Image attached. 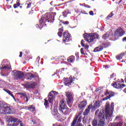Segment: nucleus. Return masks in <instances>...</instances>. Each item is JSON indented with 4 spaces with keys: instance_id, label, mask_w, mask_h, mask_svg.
<instances>
[{
    "instance_id": "f257e3e1",
    "label": "nucleus",
    "mask_w": 126,
    "mask_h": 126,
    "mask_svg": "<svg viewBox=\"0 0 126 126\" xmlns=\"http://www.w3.org/2000/svg\"><path fill=\"white\" fill-rule=\"evenodd\" d=\"M87 105V101L86 100H83L78 103V108L81 111L79 112L78 114H77L75 115L73 119V121L71 124V126H74L75 124H76L77 119L79 118L81 115H82V113L83 112V111H84V109H85V107H86Z\"/></svg>"
},
{
    "instance_id": "f03ea898",
    "label": "nucleus",
    "mask_w": 126,
    "mask_h": 126,
    "mask_svg": "<svg viewBox=\"0 0 126 126\" xmlns=\"http://www.w3.org/2000/svg\"><path fill=\"white\" fill-rule=\"evenodd\" d=\"M59 109L61 114L65 115H69L71 112V109L67 107L63 99L61 100L59 102Z\"/></svg>"
},
{
    "instance_id": "7ed1b4c3",
    "label": "nucleus",
    "mask_w": 126,
    "mask_h": 126,
    "mask_svg": "<svg viewBox=\"0 0 126 126\" xmlns=\"http://www.w3.org/2000/svg\"><path fill=\"white\" fill-rule=\"evenodd\" d=\"M53 22V18L51 17V15L50 14H47L45 15H43L39 20V24L36 27H40L42 26L41 28H43V26L44 25H47L49 23H52Z\"/></svg>"
},
{
    "instance_id": "20e7f679",
    "label": "nucleus",
    "mask_w": 126,
    "mask_h": 126,
    "mask_svg": "<svg viewBox=\"0 0 126 126\" xmlns=\"http://www.w3.org/2000/svg\"><path fill=\"white\" fill-rule=\"evenodd\" d=\"M15 110L12 107H8L3 103L0 104V114L6 115V114H14Z\"/></svg>"
},
{
    "instance_id": "39448f33",
    "label": "nucleus",
    "mask_w": 126,
    "mask_h": 126,
    "mask_svg": "<svg viewBox=\"0 0 126 126\" xmlns=\"http://www.w3.org/2000/svg\"><path fill=\"white\" fill-rule=\"evenodd\" d=\"M114 104V102L111 103L110 106V102H109V101H107L106 103L105 107V115L104 116V117H105L106 120H108L109 118H111V117H112V114H111V113L114 112V108L115 107Z\"/></svg>"
},
{
    "instance_id": "423d86ee",
    "label": "nucleus",
    "mask_w": 126,
    "mask_h": 126,
    "mask_svg": "<svg viewBox=\"0 0 126 126\" xmlns=\"http://www.w3.org/2000/svg\"><path fill=\"white\" fill-rule=\"evenodd\" d=\"M99 37V34L97 33H85L84 34V38L86 39V41L88 42V43H91L94 41V39H98Z\"/></svg>"
},
{
    "instance_id": "0eeeda50",
    "label": "nucleus",
    "mask_w": 126,
    "mask_h": 126,
    "mask_svg": "<svg viewBox=\"0 0 126 126\" xmlns=\"http://www.w3.org/2000/svg\"><path fill=\"white\" fill-rule=\"evenodd\" d=\"M95 118L98 121V122L105 121V114L102 113L100 110L97 109L95 112Z\"/></svg>"
},
{
    "instance_id": "6e6552de",
    "label": "nucleus",
    "mask_w": 126,
    "mask_h": 126,
    "mask_svg": "<svg viewBox=\"0 0 126 126\" xmlns=\"http://www.w3.org/2000/svg\"><path fill=\"white\" fill-rule=\"evenodd\" d=\"M66 98V103L69 108H71L72 106V101L73 100V96L71 93L67 92L65 93Z\"/></svg>"
},
{
    "instance_id": "1a4fd4ad",
    "label": "nucleus",
    "mask_w": 126,
    "mask_h": 126,
    "mask_svg": "<svg viewBox=\"0 0 126 126\" xmlns=\"http://www.w3.org/2000/svg\"><path fill=\"white\" fill-rule=\"evenodd\" d=\"M12 75L14 79H16V80H20L21 78H23L24 73L20 71H16L14 72V74Z\"/></svg>"
},
{
    "instance_id": "9d476101",
    "label": "nucleus",
    "mask_w": 126,
    "mask_h": 126,
    "mask_svg": "<svg viewBox=\"0 0 126 126\" xmlns=\"http://www.w3.org/2000/svg\"><path fill=\"white\" fill-rule=\"evenodd\" d=\"M26 84H23V86H24L26 88H28V89H34L36 88V86L37 85V83L35 82H26Z\"/></svg>"
},
{
    "instance_id": "9b49d317",
    "label": "nucleus",
    "mask_w": 126,
    "mask_h": 126,
    "mask_svg": "<svg viewBox=\"0 0 126 126\" xmlns=\"http://www.w3.org/2000/svg\"><path fill=\"white\" fill-rule=\"evenodd\" d=\"M111 85L114 88H116V89H122L124 87H126V85L124 84H121V82H113Z\"/></svg>"
},
{
    "instance_id": "f8f14e48",
    "label": "nucleus",
    "mask_w": 126,
    "mask_h": 126,
    "mask_svg": "<svg viewBox=\"0 0 126 126\" xmlns=\"http://www.w3.org/2000/svg\"><path fill=\"white\" fill-rule=\"evenodd\" d=\"M74 79H75L74 77L70 76L69 78H63V80L65 85L69 86V85H71V83L74 81Z\"/></svg>"
},
{
    "instance_id": "ddd939ff",
    "label": "nucleus",
    "mask_w": 126,
    "mask_h": 126,
    "mask_svg": "<svg viewBox=\"0 0 126 126\" xmlns=\"http://www.w3.org/2000/svg\"><path fill=\"white\" fill-rule=\"evenodd\" d=\"M104 94L105 95H108L106 97L102 98V101H106L112 98V97H114V96H115V93L112 91L109 92V90H107L106 92L104 93Z\"/></svg>"
},
{
    "instance_id": "4468645a",
    "label": "nucleus",
    "mask_w": 126,
    "mask_h": 126,
    "mask_svg": "<svg viewBox=\"0 0 126 126\" xmlns=\"http://www.w3.org/2000/svg\"><path fill=\"white\" fill-rule=\"evenodd\" d=\"M125 33L126 32L124 31V30L122 28L119 27L115 32L114 36L115 37H122V36L125 34Z\"/></svg>"
},
{
    "instance_id": "2eb2a0df",
    "label": "nucleus",
    "mask_w": 126,
    "mask_h": 126,
    "mask_svg": "<svg viewBox=\"0 0 126 126\" xmlns=\"http://www.w3.org/2000/svg\"><path fill=\"white\" fill-rule=\"evenodd\" d=\"M63 35V41L64 43H67V42H69L71 40V38H70V34L68 32H64Z\"/></svg>"
},
{
    "instance_id": "dca6fc26",
    "label": "nucleus",
    "mask_w": 126,
    "mask_h": 126,
    "mask_svg": "<svg viewBox=\"0 0 126 126\" xmlns=\"http://www.w3.org/2000/svg\"><path fill=\"white\" fill-rule=\"evenodd\" d=\"M26 77L29 80H32V79L33 80H37V79L39 78L38 76L31 73H27L26 75Z\"/></svg>"
},
{
    "instance_id": "f3484780",
    "label": "nucleus",
    "mask_w": 126,
    "mask_h": 126,
    "mask_svg": "<svg viewBox=\"0 0 126 126\" xmlns=\"http://www.w3.org/2000/svg\"><path fill=\"white\" fill-rule=\"evenodd\" d=\"M11 126H24L23 123L20 120L15 119L14 120V122L12 124H10Z\"/></svg>"
},
{
    "instance_id": "a211bd4d",
    "label": "nucleus",
    "mask_w": 126,
    "mask_h": 126,
    "mask_svg": "<svg viewBox=\"0 0 126 126\" xmlns=\"http://www.w3.org/2000/svg\"><path fill=\"white\" fill-rule=\"evenodd\" d=\"M52 94V92H50L49 93V94L48 95V101L49 103H50V106L51 107H53V102H54V99L56 98L55 95L54 94Z\"/></svg>"
},
{
    "instance_id": "6ab92c4d",
    "label": "nucleus",
    "mask_w": 126,
    "mask_h": 126,
    "mask_svg": "<svg viewBox=\"0 0 126 126\" xmlns=\"http://www.w3.org/2000/svg\"><path fill=\"white\" fill-rule=\"evenodd\" d=\"M92 104H90L88 106L87 108L85 109V110L83 112V116H88L89 113H90V110H92Z\"/></svg>"
},
{
    "instance_id": "aec40b11",
    "label": "nucleus",
    "mask_w": 126,
    "mask_h": 126,
    "mask_svg": "<svg viewBox=\"0 0 126 126\" xmlns=\"http://www.w3.org/2000/svg\"><path fill=\"white\" fill-rule=\"evenodd\" d=\"M100 101L96 100L95 103L93 105L92 104V111H94V110H96V109H98L99 107H100Z\"/></svg>"
},
{
    "instance_id": "412c9836",
    "label": "nucleus",
    "mask_w": 126,
    "mask_h": 126,
    "mask_svg": "<svg viewBox=\"0 0 126 126\" xmlns=\"http://www.w3.org/2000/svg\"><path fill=\"white\" fill-rule=\"evenodd\" d=\"M75 61V56L72 55L69 56L67 59V61L68 63H72Z\"/></svg>"
},
{
    "instance_id": "4be33fe9",
    "label": "nucleus",
    "mask_w": 126,
    "mask_h": 126,
    "mask_svg": "<svg viewBox=\"0 0 126 126\" xmlns=\"http://www.w3.org/2000/svg\"><path fill=\"white\" fill-rule=\"evenodd\" d=\"M3 90H4V91H5L7 93H8V94H9V95H10V96H11V97H12L13 99H14V101H16V99H15V97H14V95H13V94H12V93H11V92L10 91H9L7 89H3Z\"/></svg>"
},
{
    "instance_id": "5701e85b",
    "label": "nucleus",
    "mask_w": 126,
    "mask_h": 126,
    "mask_svg": "<svg viewBox=\"0 0 126 126\" xmlns=\"http://www.w3.org/2000/svg\"><path fill=\"white\" fill-rule=\"evenodd\" d=\"M26 108H28V110L30 111V112H34L36 109L35 106L33 105H30L29 106L26 107Z\"/></svg>"
},
{
    "instance_id": "b1692460",
    "label": "nucleus",
    "mask_w": 126,
    "mask_h": 126,
    "mask_svg": "<svg viewBox=\"0 0 126 126\" xmlns=\"http://www.w3.org/2000/svg\"><path fill=\"white\" fill-rule=\"evenodd\" d=\"M19 95H21V98H22L23 97H26V102H28V96H27V95H26V93H18Z\"/></svg>"
},
{
    "instance_id": "393cba45",
    "label": "nucleus",
    "mask_w": 126,
    "mask_h": 126,
    "mask_svg": "<svg viewBox=\"0 0 126 126\" xmlns=\"http://www.w3.org/2000/svg\"><path fill=\"white\" fill-rule=\"evenodd\" d=\"M103 49H104V47L102 46H100L98 47H96L94 48V52H101V51H102Z\"/></svg>"
},
{
    "instance_id": "a878e982",
    "label": "nucleus",
    "mask_w": 126,
    "mask_h": 126,
    "mask_svg": "<svg viewBox=\"0 0 126 126\" xmlns=\"http://www.w3.org/2000/svg\"><path fill=\"white\" fill-rule=\"evenodd\" d=\"M15 119L12 118V117L10 116L7 117V122L9 124H10V123H12V124H13V123H14Z\"/></svg>"
},
{
    "instance_id": "bb28decb",
    "label": "nucleus",
    "mask_w": 126,
    "mask_h": 126,
    "mask_svg": "<svg viewBox=\"0 0 126 126\" xmlns=\"http://www.w3.org/2000/svg\"><path fill=\"white\" fill-rule=\"evenodd\" d=\"M11 68V66L10 65L6 64L1 67L0 66V69H10Z\"/></svg>"
},
{
    "instance_id": "cd10ccee",
    "label": "nucleus",
    "mask_w": 126,
    "mask_h": 126,
    "mask_svg": "<svg viewBox=\"0 0 126 126\" xmlns=\"http://www.w3.org/2000/svg\"><path fill=\"white\" fill-rule=\"evenodd\" d=\"M92 124L93 126H98V120L94 117V119L92 121Z\"/></svg>"
},
{
    "instance_id": "c85d7f7f",
    "label": "nucleus",
    "mask_w": 126,
    "mask_h": 126,
    "mask_svg": "<svg viewBox=\"0 0 126 126\" xmlns=\"http://www.w3.org/2000/svg\"><path fill=\"white\" fill-rule=\"evenodd\" d=\"M18 6H20V0H17L16 3L14 4L13 7L14 8H17Z\"/></svg>"
},
{
    "instance_id": "c756f323",
    "label": "nucleus",
    "mask_w": 126,
    "mask_h": 126,
    "mask_svg": "<svg viewBox=\"0 0 126 126\" xmlns=\"http://www.w3.org/2000/svg\"><path fill=\"white\" fill-rule=\"evenodd\" d=\"M124 56H125V53L123 52L120 55L116 56V58L117 60H122Z\"/></svg>"
},
{
    "instance_id": "7c9ffc66",
    "label": "nucleus",
    "mask_w": 126,
    "mask_h": 126,
    "mask_svg": "<svg viewBox=\"0 0 126 126\" xmlns=\"http://www.w3.org/2000/svg\"><path fill=\"white\" fill-rule=\"evenodd\" d=\"M123 126V122H120L118 123H113L112 126Z\"/></svg>"
},
{
    "instance_id": "2f4dec72",
    "label": "nucleus",
    "mask_w": 126,
    "mask_h": 126,
    "mask_svg": "<svg viewBox=\"0 0 126 126\" xmlns=\"http://www.w3.org/2000/svg\"><path fill=\"white\" fill-rule=\"evenodd\" d=\"M103 48H108L111 46V43L109 42H107L103 44Z\"/></svg>"
},
{
    "instance_id": "473e14b6",
    "label": "nucleus",
    "mask_w": 126,
    "mask_h": 126,
    "mask_svg": "<svg viewBox=\"0 0 126 126\" xmlns=\"http://www.w3.org/2000/svg\"><path fill=\"white\" fill-rule=\"evenodd\" d=\"M97 126H105V121H98Z\"/></svg>"
},
{
    "instance_id": "72a5a7b5",
    "label": "nucleus",
    "mask_w": 126,
    "mask_h": 126,
    "mask_svg": "<svg viewBox=\"0 0 126 126\" xmlns=\"http://www.w3.org/2000/svg\"><path fill=\"white\" fill-rule=\"evenodd\" d=\"M88 122V117L85 116L84 118H83V124H86Z\"/></svg>"
},
{
    "instance_id": "f704fd0d",
    "label": "nucleus",
    "mask_w": 126,
    "mask_h": 126,
    "mask_svg": "<svg viewBox=\"0 0 126 126\" xmlns=\"http://www.w3.org/2000/svg\"><path fill=\"white\" fill-rule=\"evenodd\" d=\"M113 16H114V14H113V12H111L106 17V20H109V18H111Z\"/></svg>"
},
{
    "instance_id": "c9c22d12",
    "label": "nucleus",
    "mask_w": 126,
    "mask_h": 126,
    "mask_svg": "<svg viewBox=\"0 0 126 126\" xmlns=\"http://www.w3.org/2000/svg\"><path fill=\"white\" fill-rule=\"evenodd\" d=\"M108 38H109V34L107 33H105L102 36V39H103V40H106V39H108Z\"/></svg>"
},
{
    "instance_id": "e433bc0d",
    "label": "nucleus",
    "mask_w": 126,
    "mask_h": 126,
    "mask_svg": "<svg viewBox=\"0 0 126 126\" xmlns=\"http://www.w3.org/2000/svg\"><path fill=\"white\" fill-rule=\"evenodd\" d=\"M45 102H44V106H45V108L46 109L48 108V104H49V102L48 101V100L47 99H45L44 100Z\"/></svg>"
},
{
    "instance_id": "4c0bfd02",
    "label": "nucleus",
    "mask_w": 126,
    "mask_h": 126,
    "mask_svg": "<svg viewBox=\"0 0 126 126\" xmlns=\"http://www.w3.org/2000/svg\"><path fill=\"white\" fill-rule=\"evenodd\" d=\"M82 120V117L81 116L78 118V119L77 120V123H81Z\"/></svg>"
},
{
    "instance_id": "58836bf2",
    "label": "nucleus",
    "mask_w": 126,
    "mask_h": 126,
    "mask_svg": "<svg viewBox=\"0 0 126 126\" xmlns=\"http://www.w3.org/2000/svg\"><path fill=\"white\" fill-rule=\"evenodd\" d=\"M63 15L64 17H66V16H67V12L66 11L63 12Z\"/></svg>"
},
{
    "instance_id": "ea45409f",
    "label": "nucleus",
    "mask_w": 126,
    "mask_h": 126,
    "mask_svg": "<svg viewBox=\"0 0 126 126\" xmlns=\"http://www.w3.org/2000/svg\"><path fill=\"white\" fill-rule=\"evenodd\" d=\"M31 4L32 3L31 2H29L27 4V8H29L30 7H31Z\"/></svg>"
},
{
    "instance_id": "a19ab883",
    "label": "nucleus",
    "mask_w": 126,
    "mask_h": 126,
    "mask_svg": "<svg viewBox=\"0 0 126 126\" xmlns=\"http://www.w3.org/2000/svg\"><path fill=\"white\" fill-rule=\"evenodd\" d=\"M81 45L83 47H85V45L84 44V40H82L81 41Z\"/></svg>"
},
{
    "instance_id": "79ce46f5",
    "label": "nucleus",
    "mask_w": 126,
    "mask_h": 126,
    "mask_svg": "<svg viewBox=\"0 0 126 126\" xmlns=\"http://www.w3.org/2000/svg\"><path fill=\"white\" fill-rule=\"evenodd\" d=\"M80 52L82 55H84V56H85V53H84V51H83V48H81Z\"/></svg>"
},
{
    "instance_id": "37998d69",
    "label": "nucleus",
    "mask_w": 126,
    "mask_h": 126,
    "mask_svg": "<svg viewBox=\"0 0 126 126\" xmlns=\"http://www.w3.org/2000/svg\"><path fill=\"white\" fill-rule=\"evenodd\" d=\"M59 32H61V33H63V27H62V28L59 29Z\"/></svg>"
},
{
    "instance_id": "c03bdc74",
    "label": "nucleus",
    "mask_w": 126,
    "mask_h": 126,
    "mask_svg": "<svg viewBox=\"0 0 126 126\" xmlns=\"http://www.w3.org/2000/svg\"><path fill=\"white\" fill-rule=\"evenodd\" d=\"M84 47V49L85 50H88V49H89V45H86Z\"/></svg>"
},
{
    "instance_id": "a18cd8bd",
    "label": "nucleus",
    "mask_w": 126,
    "mask_h": 126,
    "mask_svg": "<svg viewBox=\"0 0 126 126\" xmlns=\"http://www.w3.org/2000/svg\"><path fill=\"white\" fill-rule=\"evenodd\" d=\"M81 13H82V14H88V13H86V11H85V10H82L81 11Z\"/></svg>"
},
{
    "instance_id": "49530a36",
    "label": "nucleus",
    "mask_w": 126,
    "mask_h": 126,
    "mask_svg": "<svg viewBox=\"0 0 126 126\" xmlns=\"http://www.w3.org/2000/svg\"><path fill=\"white\" fill-rule=\"evenodd\" d=\"M58 36H59V37H62V36H63V32H58Z\"/></svg>"
},
{
    "instance_id": "de8ad7c7",
    "label": "nucleus",
    "mask_w": 126,
    "mask_h": 126,
    "mask_svg": "<svg viewBox=\"0 0 126 126\" xmlns=\"http://www.w3.org/2000/svg\"><path fill=\"white\" fill-rule=\"evenodd\" d=\"M90 15H92V16H93L94 15V13L93 12V11H90L89 12Z\"/></svg>"
},
{
    "instance_id": "09e8293b",
    "label": "nucleus",
    "mask_w": 126,
    "mask_h": 126,
    "mask_svg": "<svg viewBox=\"0 0 126 126\" xmlns=\"http://www.w3.org/2000/svg\"><path fill=\"white\" fill-rule=\"evenodd\" d=\"M115 75H117V74L113 73L111 76H110V78H114V76Z\"/></svg>"
},
{
    "instance_id": "8fccbe9b",
    "label": "nucleus",
    "mask_w": 126,
    "mask_h": 126,
    "mask_svg": "<svg viewBox=\"0 0 126 126\" xmlns=\"http://www.w3.org/2000/svg\"><path fill=\"white\" fill-rule=\"evenodd\" d=\"M69 23V21H65L63 22V24H66V25H67V24H68Z\"/></svg>"
},
{
    "instance_id": "3c124183",
    "label": "nucleus",
    "mask_w": 126,
    "mask_h": 126,
    "mask_svg": "<svg viewBox=\"0 0 126 126\" xmlns=\"http://www.w3.org/2000/svg\"><path fill=\"white\" fill-rule=\"evenodd\" d=\"M23 53L22 52H20V55H19V58H22V55Z\"/></svg>"
},
{
    "instance_id": "603ef678",
    "label": "nucleus",
    "mask_w": 126,
    "mask_h": 126,
    "mask_svg": "<svg viewBox=\"0 0 126 126\" xmlns=\"http://www.w3.org/2000/svg\"><path fill=\"white\" fill-rule=\"evenodd\" d=\"M120 118H121V116H117L116 117V118H115V120H119V119H120Z\"/></svg>"
},
{
    "instance_id": "864d4df0",
    "label": "nucleus",
    "mask_w": 126,
    "mask_h": 126,
    "mask_svg": "<svg viewBox=\"0 0 126 126\" xmlns=\"http://www.w3.org/2000/svg\"><path fill=\"white\" fill-rule=\"evenodd\" d=\"M36 61H37V62H39V61H40V57H38L36 58Z\"/></svg>"
},
{
    "instance_id": "5fc2aeb1",
    "label": "nucleus",
    "mask_w": 126,
    "mask_h": 126,
    "mask_svg": "<svg viewBox=\"0 0 126 126\" xmlns=\"http://www.w3.org/2000/svg\"><path fill=\"white\" fill-rule=\"evenodd\" d=\"M123 41H126V37H125L124 38H123Z\"/></svg>"
},
{
    "instance_id": "6e6d98bb",
    "label": "nucleus",
    "mask_w": 126,
    "mask_h": 126,
    "mask_svg": "<svg viewBox=\"0 0 126 126\" xmlns=\"http://www.w3.org/2000/svg\"><path fill=\"white\" fill-rule=\"evenodd\" d=\"M121 82H122V83H124L125 81H124V79H121Z\"/></svg>"
},
{
    "instance_id": "4d7b16f0",
    "label": "nucleus",
    "mask_w": 126,
    "mask_h": 126,
    "mask_svg": "<svg viewBox=\"0 0 126 126\" xmlns=\"http://www.w3.org/2000/svg\"><path fill=\"white\" fill-rule=\"evenodd\" d=\"M105 68H109V65H105Z\"/></svg>"
},
{
    "instance_id": "13d9d810",
    "label": "nucleus",
    "mask_w": 126,
    "mask_h": 126,
    "mask_svg": "<svg viewBox=\"0 0 126 126\" xmlns=\"http://www.w3.org/2000/svg\"><path fill=\"white\" fill-rule=\"evenodd\" d=\"M25 53H26V54H28V53H29V51L26 50V51H25Z\"/></svg>"
},
{
    "instance_id": "bf43d9fd",
    "label": "nucleus",
    "mask_w": 126,
    "mask_h": 126,
    "mask_svg": "<svg viewBox=\"0 0 126 126\" xmlns=\"http://www.w3.org/2000/svg\"><path fill=\"white\" fill-rule=\"evenodd\" d=\"M53 14H54L53 17H55V15H56V14H57V13L56 12H54Z\"/></svg>"
},
{
    "instance_id": "052dcab7",
    "label": "nucleus",
    "mask_w": 126,
    "mask_h": 126,
    "mask_svg": "<svg viewBox=\"0 0 126 126\" xmlns=\"http://www.w3.org/2000/svg\"><path fill=\"white\" fill-rule=\"evenodd\" d=\"M124 92H125V93H126V88L124 90Z\"/></svg>"
},
{
    "instance_id": "680f3d73",
    "label": "nucleus",
    "mask_w": 126,
    "mask_h": 126,
    "mask_svg": "<svg viewBox=\"0 0 126 126\" xmlns=\"http://www.w3.org/2000/svg\"><path fill=\"white\" fill-rule=\"evenodd\" d=\"M55 74H57V73H55L54 74H53L52 75V76H54V75H55Z\"/></svg>"
},
{
    "instance_id": "e2e57ef3",
    "label": "nucleus",
    "mask_w": 126,
    "mask_h": 126,
    "mask_svg": "<svg viewBox=\"0 0 126 126\" xmlns=\"http://www.w3.org/2000/svg\"><path fill=\"white\" fill-rule=\"evenodd\" d=\"M122 0H120L119 1V3H121V2H122Z\"/></svg>"
},
{
    "instance_id": "0e129e2a",
    "label": "nucleus",
    "mask_w": 126,
    "mask_h": 126,
    "mask_svg": "<svg viewBox=\"0 0 126 126\" xmlns=\"http://www.w3.org/2000/svg\"><path fill=\"white\" fill-rule=\"evenodd\" d=\"M62 70H64V68H62Z\"/></svg>"
},
{
    "instance_id": "69168bd1",
    "label": "nucleus",
    "mask_w": 126,
    "mask_h": 126,
    "mask_svg": "<svg viewBox=\"0 0 126 126\" xmlns=\"http://www.w3.org/2000/svg\"><path fill=\"white\" fill-rule=\"evenodd\" d=\"M125 82H126V78L125 79Z\"/></svg>"
},
{
    "instance_id": "338daca9",
    "label": "nucleus",
    "mask_w": 126,
    "mask_h": 126,
    "mask_svg": "<svg viewBox=\"0 0 126 126\" xmlns=\"http://www.w3.org/2000/svg\"><path fill=\"white\" fill-rule=\"evenodd\" d=\"M97 89H98V90H100L101 89V88H98Z\"/></svg>"
},
{
    "instance_id": "774afa93",
    "label": "nucleus",
    "mask_w": 126,
    "mask_h": 126,
    "mask_svg": "<svg viewBox=\"0 0 126 126\" xmlns=\"http://www.w3.org/2000/svg\"><path fill=\"white\" fill-rule=\"evenodd\" d=\"M20 7L21 8H22V6H20Z\"/></svg>"
}]
</instances>
